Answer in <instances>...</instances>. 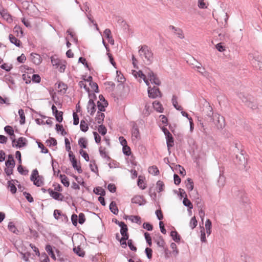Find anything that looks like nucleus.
I'll return each mask as SVG.
<instances>
[{
    "instance_id": "1",
    "label": "nucleus",
    "mask_w": 262,
    "mask_h": 262,
    "mask_svg": "<svg viewBox=\"0 0 262 262\" xmlns=\"http://www.w3.org/2000/svg\"><path fill=\"white\" fill-rule=\"evenodd\" d=\"M238 97L248 107L252 110L257 108L258 105L254 97L251 96H245L242 93L238 95Z\"/></svg>"
},
{
    "instance_id": "2",
    "label": "nucleus",
    "mask_w": 262,
    "mask_h": 262,
    "mask_svg": "<svg viewBox=\"0 0 262 262\" xmlns=\"http://www.w3.org/2000/svg\"><path fill=\"white\" fill-rule=\"evenodd\" d=\"M208 112L207 116L211 118V120H212L214 122L218 128H222L223 123L224 122L223 117L217 114H215L213 115L212 108L210 105H208Z\"/></svg>"
},
{
    "instance_id": "3",
    "label": "nucleus",
    "mask_w": 262,
    "mask_h": 262,
    "mask_svg": "<svg viewBox=\"0 0 262 262\" xmlns=\"http://www.w3.org/2000/svg\"><path fill=\"white\" fill-rule=\"evenodd\" d=\"M139 53L142 58L146 60L147 64L151 62L153 59V54L147 46H142L139 50Z\"/></svg>"
},
{
    "instance_id": "4",
    "label": "nucleus",
    "mask_w": 262,
    "mask_h": 262,
    "mask_svg": "<svg viewBox=\"0 0 262 262\" xmlns=\"http://www.w3.org/2000/svg\"><path fill=\"white\" fill-rule=\"evenodd\" d=\"M30 180L33 182V184L37 187H40L43 185L44 179L42 176L38 174V172L36 169L33 170L30 177Z\"/></svg>"
},
{
    "instance_id": "5",
    "label": "nucleus",
    "mask_w": 262,
    "mask_h": 262,
    "mask_svg": "<svg viewBox=\"0 0 262 262\" xmlns=\"http://www.w3.org/2000/svg\"><path fill=\"white\" fill-rule=\"evenodd\" d=\"M248 59L251 61L253 66L258 68L262 70V58L256 56L253 53H250L248 56Z\"/></svg>"
},
{
    "instance_id": "6",
    "label": "nucleus",
    "mask_w": 262,
    "mask_h": 262,
    "mask_svg": "<svg viewBox=\"0 0 262 262\" xmlns=\"http://www.w3.org/2000/svg\"><path fill=\"white\" fill-rule=\"evenodd\" d=\"M148 94L149 98H156L158 97H161V93L157 87L154 86L153 88L149 86L148 88Z\"/></svg>"
},
{
    "instance_id": "7",
    "label": "nucleus",
    "mask_w": 262,
    "mask_h": 262,
    "mask_svg": "<svg viewBox=\"0 0 262 262\" xmlns=\"http://www.w3.org/2000/svg\"><path fill=\"white\" fill-rule=\"evenodd\" d=\"M146 74L151 84H154L156 85H159L160 84L161 82L160 80L152 71L149 70L146 72Z\"/></svg>"
},
{
    "instance_id": "8",
    "label": "nucleus",
    "mask_w": 262,
    "mask_h": 262,
    "mask_svg": "<svg viewBox=\"0 0 262 262\" xmlns=\"http://www.w3.org/2000/svg\"><path fill=\"white\" fill-rule=\"evenodd\" d=\"M132 139L134 142H137L140 139V134L139 128L136 124L133 125L132 130Z\"/></svg>"
},
{
    "instance_id": "9",
    "label": "nucleus",
    "mask_w": 262,
    "mask_h": 262,
    "mask_svg": "<svg viewBox=\"0 0 262 262\" xmlns=\"http://www.w3.org/2000/svg\"><path fill=\"white\" fill-rule=\"evenodd\" d=\"M54 216L56 220H60L62 222L66 223L68 221V217L66 214H63L61 211L58 209H55L54 211Z\"/></svg>"
},
{
    "instance_id": "10",
    "label": "nucleus",
    "mask_w": 262,
    "mask_h": 262,
    "mask_svg": "<svg viewBox=\"0 0 262 262\" xmlns=\"http://www.w3.org/2000/svg\"><path fill=\"white\" fill-rule=\"evenodd\" d=\"M100 101H102V102L98 101L97 102V107L99 110V112H102L105 111V107L107 106L108 103L105 100L102 95L99 96Z\"/></svg>"
},
{
    "instance_id": "11",
    "label": "nucleus",
    "mask_w": 262,
    "mask_h": 262,
    "mask_svg": "<svg viewBox=\"0 0 262 262\" xmlns=\"http://www.w3.org/2000/svg\"><path fill=\"white\" fill-rule=\"evenodd\" d=\"M169 29L172 31L173 33L177 35V36L180 39H183L185 37V35L183 33L182 30L179 28H176L173 26H170Z\"/></svg>"
},
{
    "instance_id": "12",
    "label": "nucleus",
    "mask_w": 262,
    "mask_h": 262,
    "mask_svg": "<svg viewBox=\"0 0 262 262\" xmlns=\"http://www.w3.org/2000/svg\"><path fill=\"white\" fill-rule=\"evenodd\" d=\"M50 196L55 200L62 201L63 199V196L62 194L54 191L53 189L49 188L48 190Z\"/></svg>"
},
{
    "instance_id": "13",
    "label": "nucleus",
    "mask_w": 262,
    "mask_h": 262,
    "mask_svg": "<svg viewBox=\"0 0 262 262\" xmlns=\"http://www.w3.org/2000/svg\"><path fill=\"white\" fill-rule=\"evenodd\" d=\"M133 203L138 204L140 206L144 205L146 203V201L144 199L143 196L141 195H136L132 199Z\"/></svg>"
},
{
    "instance_id": "14",
    "label": "nucleus",
    "mask_w": 262,
    "mask_h": 262,
    "mask_svg": "<svg viewBox=\"0 0 262 262\" xmlns=\"http://www.w3.org/2000/svg\"><path fill=\"white\" fill-rule=\"evenodd\" d=\"M31 61L36 65H39L42 61V58L40 55L32 53L30 55Z\"/></svg>"
},
{
    "instance_id": "15",
    "label": "nucleus",
    "mask_w": 262,
    "mask_h": 262,
    "mask_svg": "<svg viewBox=\"0 0 262 262\" xmlns=\"http://www.w3.org/2000/svg\"><path fill=\"white\" fill-rule=\"evenodd\" d=\"M88 112L90 113L91 115H93L96 112V105L94 101L90 99L88 102L87 106Z\"/></svg>"
},
{
    "instance_id": "16",
    "label": "nucleus",
    "mask_w": 262,
    "mask_h": 262,
    "mask_svg": "<svg viewBox=\"0 0 262 262\" xmlns=\"http://www.w3.org/2000/svg\"><path fill=\"white\" fill-rule=\"evenodd\" d=\"M27 144V140L24 137H19L17 141H16V144H13L12 146L13 147H16L17 148H21L24 147Z\"/></svg>"
},
{
    "instance_id": "17",
    "label": "nucleus",
    "mask_w": 262,
    "mask_h": 262,
    "mask_svg": "<svg viewBox=\"0 0 262 262\" xmlns=\"http://www.w3.org/2000/svg\"><path fill=\"white\" fill-rule=\"evenodd\" d=\"M120 233L122 237H129V235L127 233L128 228L127 225L124 223L120 227Z\"/></svg>"
},
{
    "instance_id": "18",
    "label": "nucleus",
    "mask_w": 262,
    "mask_h": 262,
    "mask_svg": "<svg viewBox=\"0 0 262 262\" xmlns=\"http://www.w3.org/2000/svg\"><path fill=\"white\" fill-rule=\"evenodd\" d=\"M0 14L5 19H7L8 21H11L12 20L10 15L2 7L0 8Z\"/></svg>"
},
{
    "instance_id": "19",
    "label": "nucleus",
    "mask_w": 262,
    "mask_h": 262,
    "mask_svg": "<svg viewBox=\"0 0 262 262\" xmlns=\"http://www.w3.org/2000/svg\"><path fill=\"white\" fill-rule=\"evenodd\" d=\"M51 61L52 65L55 67V68H58L59 66H60V63H62L64 60H61L54 56H52L51 58Z\"/></svg>"
},
{
    "instance_id": "20",
    "label": "nucleus",
    "mask_w": 262,
    "mask_h": 262,
    "mask_svg": "<svg viewBox=\"0 0 262 262\" xmlns=\"http://www.w3.org/2000/svg\"><path fill=\"white\" fill-rule=\"evenodd\" d=\"M9 38L10 42L12 43L15 45L16 47H18L20 46V41L13 35L10 34Z\"/></svg>"
},
{
    "instance_id": "21",
    "label": "nucleus",
    "mask_w": 262,
    "mask_h": 262,
    "mask_svg": "<svg viewBox=\"0 0 262 262\" xmlns=\"http://www.w3.org/2000/svg\"><path fill=\"white\" fill-rule=\"evenodd\" d=\"M45 249L47 253H48V254L51 256V258L54 260H55L56 256L53 250L52 247L50 245H47L46 246Z\"/></svg>"
},
{
    "instance_id": "22",
    "label": "nucleus",
    "mask_w": 262,
    "mask_h": 262,
    "mask_svg": "<svg viewBox=\"0 0 262 262\" xmlns=\"http://www.w3.org/2000/svg\"><path fill=\"white\" fill-rule=\"evenodd\" d=\"M110 209L111 211L114 214H118L119 210L115 202L112 201L110 204Z\"/></svg>"
},
{
    "instance_id": "23",
    "label": "nucleus",
    "mask_w": 262,
    "mask_h": 262,
    "mask_svg": "<svg viewBox=\"0 0 262 262\" xmlns=\"http://www.w3.org/2000/svg\"><path fill=\"white\" fill-rule=\"evenodd\" d=\"M166 143L168 150L170 147H172L174 145L173 144V138L172 135H168L166 136Z\"/></svg>"
},
{
    "instance_id": "24",
    "label": "nucleus",
    "mask_w": 262,
    "mask_h": 262,
    "mask_svg": "<svg viewBox=\"0 0 262 262\" xmlns=\"http://www.w3.org/2000/svg\"><path fill=\"white\" fill-rule=\"evenodd\" d=\"M152 105L154 109L156 111L159 113H162L163 112V108L161 104L159 102L155 101L152 103Z\"/></svg>"
},
{
    "instance_id": "25",
    "label": "nucleus",
    "mask_w": 262,
    "mask_h": 262,
    "mask_svg": "<svg viewBox=\"0 0 262 262\" xmlns=\"http://www.w3.org/2000/svg\"><path fill=\"white\" fill-rule=\"evenodd\" d=\"M104 117H105V115H104V113H103L102 112H98L97 114V116L96 117V120L97 121V122L99 124H102L103 120H104Z\"/></svg>"
},
{
    "instance_id": "26",
    "label": "nucleus",
    "mask_w": 262,
    "mask_h": 262,
    "mask_svg": "<svg viewBox=\"0 0 262 262\" xmlns=\"http://www.w3.org/2000/svg\"><path fill=\"white\" fill-rule=\"evenodd\" d=\"M73 251L80 257H83L85 255L84 251L79 246L74 248Z\"/></svg>"
},
{
    "instance_id": "27",
    "label": "nucleus",
    "mask_w": 262,
    "mask_h": 262,
    "mask_svg": "<svg viewBox=\"0 0 262 262\" xmlns=\"http://www.w3.org/2000/svg\"><path fill=\"white\" fill-rule=\"evenodd\" d=\"M170 236L172 239L176 243H179L180 241V236L176 231H172L170 232Z\"/></svg>"
},
{
    "instance_id": "28",
    "label": "nucleus",
    "mask_w": 262,
    "mask_h": 262,
    "mask_svg": "<svg viewBox=\"0 0 262 262\" xmlns=\"http://www.w3.org/2000/svg\"><path fill=\"white\" fill-rule=\"evenodd\" d=\"M71 162L72 163L73 167L76 169L79 173H81L82 172V170L81 168V166L77 165L76 159L72 158Z\"/></svg>"
},
{
    "instance_id": "29",
    "label": "nucleus",
    "mask_w": 262,
    "mask_h": 262,
    "mask_svg": "<svg viewBox=\"0 0 262 262\" xmlns=\"http://www.w3.org/2000/svg\"><path fill=\"white\" fill-rule=\"evenodd\" d=\"M128 219L133 223H136L139 225L141 224V217L139 216L131 215L128 217Z\"/></svg>"
},
{
    "instance_id": "30",
    "label": "nucleus",
    "mask_w": 262,
    "mask_h": 262,
    "mask_svg": "<svg viewBox=\"0 0 262 262\" xmlns=\"http://www.w3.org/2000/svg\"><path fill=\"white\" fill-rule=\"evenodd\" d=\"M164 187H165V185H164V183L162 181L159 180L157 182L156 189H157V192H162V191L164 190Z\"/></svg>"
},
{
    "instance_id": "31",
    "label": "nucleus",
    "mask_w": 262,
    "mask_h": 262,
    "mask_svg": "<svg viewBox=\"0 0 262 262\" xmlns=\"http://www.w3.org/2000/svg\"><path fill=\"white\" fill-rule=\"evenodd\" d=\"M205 228L207 235H209L211 233V222L209 219L205 222Z\"/></svg>"
},
{
    "instance_id": "32",
    "label": "nucleus",
    "mask_w": 262,
    "mask_h": 262,
    "mask_svg": "<svg viewBox=\"0 0 262 262\" xmlns=\"http://www.w3.org/2000/svg\"><path fill=\"white\" fill-rule=\"evenodd\" d=\"M148 172L154 176H157L159 173V170L156 166L149 167L148 168Z\"/></svg>"
},
{
    "instance_id": "33",
    "label": "nucleus",
    "mask_w": 262,
    "mask_h": 262,
    "mask_svg": "<svg viewBox=\"0 0 262 262\" xmlns=\"http://www.w3.org/2000/svg\"><path fill=\"white\" fill-rule=\"evenodd\" d=\"M60 178L62 184L66 187H68L70 185L68 178L64 174H60Z\"/></svg>"
},
{
    "instance_id": "34",
    "label": "nucleus",
    "mask_w": 262,
    "mask_h": 262,
    "mask_svg": "<svg viewBox=\"0 0 262 262\" xmlns=\"http://www.w3.org/2000/svg\"><path fill=\"white\" fill-rule=\"evenodd\" d=\"M13 180L9 181L8 182V187L10 188V191L12 194H14L16 192V188L13 183Z\"/></svg>"
},
{
    "instance_id": "35",
    "label": "nucleus",
    "mask_w": 262,
    "mask_h": 262,
    "mask_svg": "<svg viewBox=\"0 0 262 262\" xmlns=\"http://www.w3.org/2000/svg\"><path fill=\"white\" fill-rule=\"evenodd\" d=\"M18 114L20 118L19 123L20 124H24L25 123V115L24 110L23 109H19L18 110Z\"/></svg>"
},
{
    "instance_id": "36",
    "label": "nucleus",
    "mask_w": 262,
    "mask_h": 262,
    "mask_svg": "<svg viewBox=\"0 0 262 262\" xmlns=\"http://www.w3.org/2000/svg\"><path fill=\"white\" fill-rule=\"evenodd\" d=\"M186 187L189 191H192L193 189V182L190 178L187 179Z\"/></svg>"
},
{
    "instance_id": "37",
    "label": "nucleus",
    "mask_w": 262,
    "mask_h": 262,
    "mask_svg": "<svg viewBox=\"0 0 262 262\" xmlns=\"http://www.w3.org/2000/svg\"><path fill=\"white\" fill-rule=\"evenodd\" d=\"M80 127L81 131L86 132L88 129V125L84 120H81L80 122Z\"/></svg>"
},
{
    "instance_id": "38",
    "label": "nucleus",
    "mask_w": 262,
    "mask_h": 262,
    "mask_svg": "<svg viewBox=\"0 0 262 262\" xmlns=\"http://www.w3.org/2000/svg\"><path fill=\"white\" fill-rule=\"evenodd\" d=\"M8 228L9 231L11 232L14 233H17L18 231L16 227L14 225V223L12 222H9L8 225Z\"/></svg>"
},
{
    "instance_id": "39",
    "label": "nucleus",
    "mask_w": 262,
    "mask_h": 262,
    "mask_svg": "<svg viewBox=\"0 0 262 262\" xmlns=\"http://www.w3.org/2000/svg\"><path fill=\"white\" fill-rule=\"evenodd\" d=\"M78 144L83 148H86L87 147V140L84 138H80L78 140Z\"/></svg>"
},
{
    "instance_id": "40",
    "label": "nucleus",
    "mask_w": 262,
    "mask_h": 262,
    "mask_svg": "<svg viewBox=\"0 0 262 262\" xmlns=\"http://www.w3.org/2000/svg\"><path fill=\"white\" fill-rule=\"evenodd\" d=\"M94 192L98 195H100V196H103L105 194L104 190L101 187H96L94 189Z\"/></svg>"
},
{
    "instance_id": "41",
    "label": "nucleus",
    "mask_w": 262,
    "mask_h": 262,
    "mask_svg": "<svg viewBox=\"0 0 262 262\" xmlns=\"http://www.w3.org/2000/svg\"><path fill=\"white\" fill-rule=\"evenodd\" d=\"M200 125L201 126L200 130L203 133V135L205 136V138H208L209 134L207 131V128L205 127V126L204 125V124L202 122L200 123Z\"/></svg>"
},
{
    "instance_id": "42",
    "label": "nucleus",
    "mask_w": 262,
    "mask_h": 262,
    "mask_svg": "<svg viewBox=\"0 0 262 262\" xmlns=\"http://www.w3.org/2000/svg\"><path fill=\"white\" fill-rule=\"evenodd\" d=\"M90 167L92 171L95 173H98V168L94 161H91Z\"/></svg>"
},
{
    "instance_id": "43",
    "label": "nucleus",
    "mask_w": 262,
    "mask_h": 262,
    "mask_svg": "<svg viewBox=\"0 0 262 262\" xmlns=\"http://www.w3.org/2000/svg\"><path fill=\"white\" fill-rule=\"evenodd\" d=\"M183 203L184 206L188 207L189 209H191L193 208V205L186 197H185L183 201Z\"/></svg>"
},
{
    "instance_id": "44",
    "label": "nucleus",
    "mask_w": 262,
    "mask_h": 262,
    "mask_svg": "<svg viewBox=\"0 0 262 262\" xmlns=\"http://www.w3.org/2000/svg\"><path fill=\"white\" fill-rule=\"evenodd\" d=\"M98 131L100 134H101L102 135L104 136L106 134L107 129L103 125L101 124L98 126Z\"/></svg>"
},
{
    "instance_id": "45",
    "label": "nucleus",
    "mask_w": 262,
    "mask_h": 262,
    "mask_svg": "<svg viewBox=\"0 0 262 262\" xmlns=\"http://www.w3.org/2000/svg\"><path fill=\"white\" fill-rule=\"evenodd\" d=\"M39 256L40 262H49V257L46 253H43Z\"/></svg>"
},
{
    "instance_id": "46",
    "label": "nucleus",
    "mask_w": 262,
    "mask_h": 262,
    "mask_svg": "<svg viewBox=\"0 0 262 262\" xmlns=\"http://www.w3.org/2000/svg\"><path fill=\"white\" fill-rule=\"evenodd\" d=\"M99 152H100L101 156L103 158L107 159L108 160H109L110 159V157L107 156V155L105 151V148H102V147H100L99 148Z\"/></svg>"
},
{
    "instance_id": "47",
    "label": "nucleus",
    "mask_w": 262,
    "mask_h": 262,
    "mask_svg": "<svg viewBox=\"0 0 262 262\" xmlns=\"http://www.w3.org/2000/svg\"><path fill=\"white\" fill-rule=\"evenodd\" d=\"M123 153L126 156H129L131 154L130 148L127 146V144L123 146L122 149Z\"/></svg>"
},
{
    "instance_id": "48",
    "label": "nucleus",
    "mask_w": 262,
    "mask_h": 262,
    "mask_svg": "<svg viewBox=\"0 0 262 262\" xmlns=\"http://www.w3.org/2000/svg\"><path fill=\"white\" fill-rule=\"evenodd\" d=\"M197 224L198 222L195 217L194 216L192 217L190 220L189 223V226L192 229H193L197 226Z\"/></svg>"
},
{
    "instance_id": "49",
    "label": "nucleus",
    "mask_w": 262,
    "mask_h": 262,
    "mask_svg": "<svg viewBox=\"0 0 262 262\" xmlns=\"http://www.w3.org/2000/svg\"><path fill=\"white\" fill-rule=\"evenodd\" d=\"M6 167H14L15 166V161L14 159H8L5 162Z\"/></svg>"
},
{
    "instance_id": "50",
    "label": "nucleus",
    "mask_w": 262,
    "mask_h": 262,
    "mask_svg": "<svg viewBox=\"0 0 262 262\" xmlns=\"http://www.w3.org/2000/svg\"><path fill=\"white\" fill-rule=\"evenodd\" d=\"M133 74L136 78H137L138 77L141 78H144L145 74H144L141 71H136L135 70H133Z\"/></svg>"
},
{
    "instance_id": "51",
    "label": "nucleus",
    "mask_w": 262,
    "mask_h": 262,
    "mask_svg": "<svg viewBox=\"0 0 262 262\" xmlns=\"http://www.w3.org/2000/svg\"><path fill=\"white\" fill-rule=\"evenodd\" d=\"M4 130L9 136L13 135L14 130L11 126L9 125L6 126L5 127Z\"/></svg>"
},
{
    "instance_id": "52",
    "label": "nucleus",
    "mask_w": 262,
    "mask_h": 262,
    "mask_svg": "<svg viewBox=\"0 0 262 262\" xmlns=\"http://www.w3.org/2000/svg\"><path fill=\"white\" fill-rule=\"evenodd\" d=\"M62 115H63V113L62 112L60 111V112H58L57 113H56L54 115L55 116L56 119L58 122H61L63 120Z\"/></svg>"
},
{
    "instance_id": "53",
    "label": "nucleus",
    "mask_w": 262,
    "mask_h": 262,
    "mask_svg": "<svg viewBox=\"0 0 262 262\" xmlns=\"http://www.w3.org/2000/svg\"><path fill=\"white\" fill-rule=\"evenodd\" d=\"M66 61L64 60L60 63V66H59L58 68H57L59 72L63 73L64 72L66 68Z\"/></svg>"
},
{
    "instance_id": "54",
    "label": "nucleus",
    "mask_w": 262,
    "mask_h": 262,
    "mask_svg": "<svg viewBox=\"0 0 262 262\" xmlns=\"http://www.w3.org/2000/svg\"><path fill=\"white\" fill-rule=\"evenodd\" d=\"M225 183V178L223 176H220L218 180V185L219 187H223L224 186Z\"/></svg>"
},
{
    "instance_id": "55",
    "label": "nucleus",
    "mask_w": 262,
    "mask_h": 262,
    "mask_svg": "<svg viewBox=\"0 0 262 262\" xmlns=\"http://www.w3.org/2000/svg\"><path fill=\"white\" fill-rule=\"evenodd\" d=\"M47 142L50 146H55L57 144L56 140L55 139H54V138H50L47 141Z\"/></svg>"
},
{
    "instance_id": "56",
    "label": "nucleus",
    "mask_w": 262,
    "mask_h": 262,
    "mask_svg": "<svg viewBox=\"0 0 262 262\" xmlns=\"http://www.w3.org/2000/svg\"><path fill=\"white\" fill-rule=\"evenodd\" d=\"M79 152L86 161H89V156L86 151H84L83 149H80Z\"/></svg>"
},
{
    "instance_id": "57",
    "label": "nucleus",
    "mask_w": 262,
    "mask_h": 262,
    "mask_svg": "<svg viewBox=\"0 0 262 262\" xmlns=\"http://www.w3.org/2000/svg\"><path fill=\"white\" fill-rule=\"evenodd\" d=\"M23 194L29 203H32L34 201L33 198L29 193L24 192Z\"/></svg>"
},
{
    "instance_id": "58",
    "label": "nucleus",
    "mask_w": 262,
    "mask_h": 262,
    "mask_svg": "<svg viewBox=\"0 0 262 262\" xmlns=\"http://www.w3.org/2000/svg\"><path fill=\"white\" fill-rule=\"evenodd\" d=\"M127 245L129 249L133 251H137V248L133 245V241L132 239H128Z\"/></svg>"
},
{
    "instance_id": "59",
    "label": "nucleus",
    "mask_w": 262,
    "mask_h": 262,
    "mask_svg": "<svg viewBox=\"0 0 262 262\" xmlns=\"http://www.w3.org/2000/svg\"><path fill=\"white\" fill-rule=\"evenodd\" d=\"M128 238L129 237H122L121 238V239H119V241H120V243L121 244V245L122 246V247L123 248H125L127 244H126V241L128 239Z\"/></svg>"
},
{
    "instance_id": "60",
    "label": "nucleus",
    "mask_w": 262,
    "mask_h": 262,
    "mask_svg": "<svg viewBox=\"0 0 262 262\" xmlns=\"http://www.w3.org/2000/svg\"><path fill=\"white\" fill-rule=\"evenodd\" d=\"M145 238L146 239V242L148 243L149 246L151 245V238L150 235V234L148 232H145L144 233Z\"/></svg>"
},
{
    "instance_id": "61",
    "label": "nucleus",
    "mask_w": 262,
    "mask_h": 262,
    "mask_svg": "<svg viewBox=\"0 0 262 262\" xmlns=\"http://www.w3.org/2000/svg\"><path fill=\"white\" fill-rule=\"evenodd\" d=\"M145 253L148 259H151L152 257V250L150 248H146L145 250Z\"/></svg>"
},
{
    "instance_id": "62",
    "label": "nucleus",
    "mask_w": 262,
    "mask_h": 262,
    "mask_svg": "<svg viewBox=\"0 0 262 262\" xmlns=\"http://www.w3.org/2000/svg\"><path fill=\"white\" fill-rule=\"evenodd\" d=\"M140 177H139L138 180L137 184L138 186L142 190L144 189L146 187L145 184H144V181L143 180L141 179Z\"/></svg>"
},
{
    "instance_id": "63",
    "label": "nucleus",
    "mask_w": 262,
    "mask_h": 262,
    "mask_svg": "<svg viewBox=\"0 0 262 262\" xmlns=\"http://www.w3.org/2000/svg\"><path fill=\"white\" fill-rule=\"evenodd\" d=\"M85 215L83 213H79L78 215V222L80 224H82L85 222Z\"/></svg>"
},
{
    "instance_id": "64",
    "label": "nucleus",
    "mask_w": 262,
    "mask_h": 262,
    "mask_svg": "<svg viewBox=\"0 0 262 262\" xmlns=\"http://www.w3.org/2000/svg\"><path fill=\"white\" fill-rule=\"evenodd\" d=\"M1 68L2 69L5 70L7 72L10 71L12 68V67L11 65H9L7 63H4V64H2L1 66Z\"/></svg>"
}]
</instances>
